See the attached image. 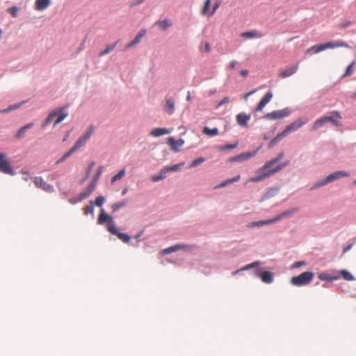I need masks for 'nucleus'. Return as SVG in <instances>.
I'll return each mask as SVG.
<instances>
[{
	"instance_id": "1",
	"label": "nucleus",
	"mask_w": 356,
	"mask_h": 356,
	"mask_svg": "<svg viewBox=\"0 0 356 356\" xmlns=\"http://www.w3.org/2000/svg\"><path fill=\"white\" fill-rule=\"evenodd\" d=\"M284 152L279 153L275 159L269 161H267L261 168H260L256 172V174L257 175L254 177L250 178L249 181L251 182H259L281 171L285 166H286L289 164V162L280 163L273 169H270V168L273 165L281 161L284 158Z\"/></svg>"
},
{
	"instance_id": "2",
	"label": "nucleus",
	"mask_w": 356,
	"mask_h": 356,
	"mask_svg": "<svg viewBox=\"0 0 356 356\" xmlns=\"http://www.w3.org/2000/svg\"><path fill=\"white\" fill-rule=\"evenodd\" d=\"M314 277V273L306 271L291 279V283L294 286H303L309 284Z\"/></svg>"
},
{
	"instance_id": "3",
	"label": "nucleus",
	"mask_w": 356,
	"mask_h": 356,
	"mask_svg": "<svg viewBox=\"0 0 356 356\" xmlns=\"http://www.w3.org/2000/svg\"><path fill=\"white\" fill-rule=\"evenodd\" d=\"M307 119L306 118H300L297 119L296 121L292 122L291 124L286 126L285 129L282 131V135L285 136L290 133L291 131H296L302 127L307 122Z\"/></svg>"
},
{
	"instance_id": "4",
	"label": "nucleus",
	"mask_w": 356,
	"mask_h": 356,
	"mask_svg": "<svg viewBox=\"0 0 356 356\" xmlns=\"http://www.w3.org/2000/svg\"><path fill=\"white\" fill-rule=\"evenodd\" d=\"M349 176V173L345 171H338L335 172L334 173H332L329 175L325 179L319 181L316 184L317 186H324L330 182H332L341 177H348Z\"/></svg>"
},
{
	"instance_id": "5",
	"label": "nucleus",
	"mask_w": 356,
	"mask_h": 356,
	"mask_svg": "<svg viewBox=\"0 0 356 356\" xmlns=\"http://www.w3.org/2000/svg\"><path fill=\"white\" fill-rule=\"evenodd\" d=\"M192 250H193V246L191 245L177 244V245H175L171 247H169V248L162 250L161 252V254L166 255V254H171L172 252H177L179 250L191 251Z\"/></svg>"
},
{
	"instance_id": "6",
	"label": "nucleus",
	"mask_w": 356,
	"mask_h": 356,
	"mask_svg": "<svg viewBox=\"0 0 356 356\" xmlns=\"http://www.w3.org/2000/svg\"><path fill=\"white\" fill-rule=\"evenodd\" d=\"M0 172L4 174L14 175L15 172L12 168L10 161L6 158L4 154L0 153Z\"/></svg>"
},
{
	"instance_id": "7",
	"label": "nucleus",
	"mask_w": 356,
	"mask_h": 356,
	"mask_svg": "<svg viewBox=\"0 0 356 356\" xmlns=\"http://www.w3.org/2000/svg\"><path fill=\"white\" fill-rule=\"evenodd\" d=\"M289 113H290V110L289 108H284L282 110H278V111H273L270 113H268L267 114L265 115L264 118L267 120H274L282 119L284 117H286L289 115Z\"/></svg>"
},
{
	"instance_id": "8",
	"label": "nucleus",
	"mask_w": 356,
	"mask_h": 356,
	"mask_svg": "<svg viewBox=\"0 0 356 356\" xmlns=\"http://www.w3.org/2000/svg\"><path fill=\"white\" fill-rule=\"evenodd\" d=\"M93 127H90L88 130L82 136L80 137L76 142L75 145L72 147L74 151H76L81 147L84 146L88 141V140L90 138L91 135L93 132Z\"/></svg>"
},
{
	"instance_id": "9",
	"label": "nucleus",
	"mask_w": 356,
	"mask_h": 356,
	"mask_svg": "<svg viewBox=\"0 0 356 356\" xmlns=\"http://www.w3.org/2000/svg\"><path fill=\"white\" fill-rule=\"evenodd\" d=\"M33 181L37 188L48 193L54 191L53 186L44 181L42 177H35L33 178Z\"/></svg>"
},
{
	"instance_id": "10",
	"label": "nucleus",
	"mask_w": 356,
	"mask_h": 356,
	"mask_svg": "<svg viewBox=\"0 0 356 356\" xmlns=\"http://www.w3.org/2000/svg\"><path fill=\"white\" fill-rule=\"evenodd\" d=\"M257 151H252L248 152L241 153L236 156L231 157L229 159V162H239L243 161L250 159V158L254 156L257 154Z\"/></svg>"
},
{
	"instance_id": "11",
	"label": "nucleus",
	"mask_w": 356,
	"mask_h": 356,
	"mask_svg": "<svg viewBox=\"0 0 356 356\" xmlns=\"http://www.w3.org/2000/svg\"><path fill=\"white\" fill-rule=\"evenodd\" d=\"M330 116H324V119L325 120V122H331L334 125L337 127H339L341 125V123L339 122V120L341 119V116L340 115V113L337 111H334L330 113Z\"/></svg>"
},
{
	"instance_id": "12",
	"label": "nucleus",
	"mask_w": 356,
	"mask_h": 356,
	"mask_svg": "<svg viewBox=\"0 0 356 356\" xmlns=\"http://www.w3.org/2000/svg\"><path fill=\"white\" fill-rule=\"evenodd\" d=\"M298 68H299L298 63L293 64V65L287 67L284 70L280 72L279 73V76L282 79L287 78V77L294 74L297 72Z\"/></svg>"
},
{
	"instance_id": "13",
	"label": "nucleus",
	"mask_w": 356,
	"mask_h": 356,
	"mask_svg": "<svg viewBox=\"0 0 356 356\" xmlns=\"http://www.w3.org/2000/svg\"><path fill=\"white\" fill-rule=\"evenodd\" d=\"M145 34H146V30L141 29L137 33L135 38L131 42H129V44H127L125 46V49H130V48L134 47L135 45H136L137 44H138L140 42L141 39L145 35Z\"/></svg>"
},
{
	"instance_id": "14",
	"label": "nucleus",
	"mask_w": 356,
	"mask_h": 356,
	"mask_svg": "<svg viewBox=\"0 0 356 356\" xmlns=\"http://www.w3.org/2000/svg\"><path fill=\"white\" fill-rule=\"evenodd\" d=\"M272 97V92H268L258 104L257 108H255V111H261L264 108V106L271 100Z\"/></svg>"
},
{
	"instance_id": "15",
	"label": "nucleus",
	"mask_w": 356,
	"mask_h": 356,
	"mask_svg": "<svg viewBox=\"0 0 356 356\" xmlns=\"http://www.w3.org/2000/svg\"><path fill=\"white\" fill-rule=\"evenodd\" d=\"M272 97V92H268L258 104L257 108H255V111H261L264 108V106L271 100Z\"/></svg>"
},
{
	"instance_id": "16",
	"label": "nucleus",
	"mask_w": 356,
	"mask_h": 356,
	"mask_svg": "<svg viewBox=\"0 0 356 356\" xmlns=\"http://www.w3.org/2000/svg\"><path fill=\"white\" fill-rule=\"evenodd\" d=\"M272 97V92H268L258 104L257 108H255V111H261L264 108V106L271 100Z\"/></svg>"
},
{
	"instance_id": "17",
	"label": "nucleus",
	"mask_w": 356,
	"mask_h": 356,
	"mask_svg": "<svg viewBox=\"0 0 356 356\" xmlns=\"http://www.w3.org/2000/svg\"><path fill=\"white\" fill-rule=\"evenodd\" d=\"M168 144L171 147V149L173 150L174 152H178L179 149V147H181L184 143V140H182V139L175 140L173 137H170L168 139Z\"/></svg>"
},
{
	"instance_id": "18",
	"label": "nucleus",
	"mask_w": 356,
	"mask_h": 356,
	"mask_svg": "<svg viewBox=\"0 0 356 356\" xmlns=\"http://www.w3.org/2000/svg\"><path fill=\"white\" fill-rule=\"evenodd\" d=\"M256 275H259L264 283L270 284L273 282V274L270 271H264L260 273L256 272Z\"/></svg>"
},
{
	"instance_id": "19",
	"label": "nucleus",
	"mask_w": 356,
	"mask_h": 356,
	"mask_svg": "<svg viewBox=\"0 0 356 356\" xmlns=\"http://www.w3.org/2000/svg\"><path fill=\"white\" fill-rule=\"evenodd\" d=\"M175 107V101L172 97L165 99V104L164 105L165 111L169 114L172 115L174 113Z\"/></svg>"
},
{
	"instance_id": "20",
	"label": "nucleus",
	"mask_w": 356,
	"mask_h": 356,
	"mask_svg": "<svg viewBox=\"0 0 356 356\" xmlns=\"http://www.w3.org/2000/svg\"><path fill=\"white\" fill-rule=\"evenodd\" d=\"M250 120V115L243 113H238L236 115L237 123L241 127H246L248 126V122Z\"/></svg>"
},
{
	"instance_id": "21",
	"label": "nucleus",
	"mask_w": 356,
	"mask_h": 356,
	"mask_svg": "<svg viewBox=\"0 0 356 356\" xmlns=\"http://www.w3.org/2000/svg\"><path fill=\"white\" fill-rule=\"evenodd\" d=\"M113 220V218L109 216L104 211V209H102L99 213V215L97 218V223L99 225H103L106 222H111Z\"/></svg>"
},
{
	"instance_id": "22",
	"label": "nucleus",
	"mask_w": 356,
	"mask_h": 356,
	"mask_svg": "<svg viewBox=\"0 0 356 356\" xmlns=\"http://www.w3.org/2000/svg\"><path fill=\"white\" fill-rule=\"evenodd\" d=\"M298 211V208H293L291 209H289V210L276 216L275 218H273L274 221L275 222L279 220H281L282 219H283L286 217L290 216Z\"/></svg>"
},
{
	"instance_id": "23",
	"label": "nucleus",
	"mask_w": 356,
	"mask_h": 356,
	"mask_svg": "<svg viewBox=\"0 0 356 356\" xmlns=\"http://www.w3.org/2000/svg\"><path fill=\"white\" fill-rule=\"evenodd\" d=\"M51 4L50 0H36L35 2V9L37 10H44Z\"/></svg>"
},
{
	"instance_id": "24",
	"label": "nucleus",
	"mask_w": 356,
	"mask_h": 356,
	"mask_svg": "<svg viewBox=\"0 0 356 356\" xmlns=\"http://www.w3.org/2000/svg\"><path fill=\"white\" fill-rule=\"evenodd\" d=\"M34 124L33 122L28 123L24 127H21L18 131L15 134V138H22L24 136L25 132L27 129H29L33 127Z\"/></svg>"
},
{
	"instance_id": "25",
	"label": "nucleus",
	"mask_w": 356,
	"mask_h": 356,
	"mask_svg": "<svg viewBox=\"0 0 356 356\" xmlns=\"http://www.w3.org/2000/svg\"><path fill=\"white\" fill-rule=\"evenodd\" d=\"M241 36L245 39H250L254 38H261L262 37V34L257 31H251L241 33Z\"/></svg>"
},
{
	"instance_id": "26",
	"label": "nucleus",
	"mask_w": 356,
	"mask_h": 356,
	"mask_svg": "<svg viewBox=\"0 0 356 356\" xmlns=\"http://www.w3.org/2000/svg\"><path fill=\"white\" fill-rule=\"evenodd\" d=\"M168 129L165 128H155L150 132V135L153 137H159L169 134Z\"/></svg>"
},
{
	"instance_id": "27",
	"label": "nucleus",
	"mask_w": 356,
	"mask_h": 356,
	"mask_svg": "<svg viewBox=\"0 0 356 356\" xmlns=\"http://www.w3.org/2000/svg\"><path fill=\"white\" fill-rule=\"evenodd\" d=\"M274 218L268 219L266 220H259V221H255L252 222L250 227H261L266 225H270L272 223H274Z\"/></svg>"
},
{
	"instance_id": "28",
	"label": "nucleus",
	"mask_w": 356,
	"mask_h": 356,
	"mask_svg": "<svg viewBox=\"0 0 356 356\" xmlns=\"http://www.w3.org/2000/svg\"><path fill=\"white\" fill-rule=\"evenodd\" d=\"M202 132L206 134V135H208V136H216L218 134L219 131H218V128H213V129H210L207 127H205L204 129H203V131Z\"/></svg>"
},
{
	"instance_id": "29",
	"label": "nucleus",
	"mask_w": 356,
	"mask_h": 356,
	"mask_svg": "<svg viewBox=\"0 0 356 356\" xmlns=\"http://www.w3.org/2000/svg\"><path fill=\"white\" fill-rule=\"evenodd\" d=\"M166 171L164 168L160 171L159 174L157 175L152 176L151 177L152 181H159L162 180L166 177Z\"/></svg>"
},
{
	"instance_id": "30",
	"label": "nucleus",
	"mask_w": 356,
	"mask_h": 356,
	"mask_svg": "<svg viewBox=\"0 0 356 356\" xmlns=\"http://www.w3.org/2000/svg\"><path fill=\"white\" fill-rule=\"evenodd\" d=\"M63 108H59L57 111H61L59 114H58V117L54 122V126L56 127L57 124L60 123L67 116V113H63Z\"/></svg>"
},
{
	"instance_id": "31",
	"label": "nucleus",
	"mask_w": 356,
	"mask_h": 356,
	"mask_svg": "<svg viewBox=\"0 0 356 356\" xmlns=\"http://www.w3.org/2000/svg\"><path fill=\"white\" fill-rule=\"evenodd\" d=\"M211 5V1L206 0L204 7L201 12L202 15H209V13H211V10H210Z\"/></svg>"
},
{
	"instance_id": "32",
	"label": "nucleus",
	"mask_w": 356,
	"mask_h": 356,
	"mask_svg": "<svg viewBox=\"0 0 356 356\" xmlns=\"http://www.w3.org/2000/svg\"><path fill=\"white\" fill-rule=\"evenodd\" d=\"M340 274L345 280L353 281L355 280L353 275L346 270H341Z\"/></svg>"
},
{
	"instance_id": "33",
	"label": "nucleus",
	"mask_w": 356,
	"mask_h": 356,
	"mask_svg": "<svg viewBox=\"0 0 356 356\" xmlns=\"http://www.w3.org/2000/svg\"><path fill=\"white\" fill-rule=\"evenodd\" d=\"M326 123L325 122V120L324 119L323 117L316 120L314 124H313V126H312V129L313 130H316L319 128H321V127H323V125Z\"/></svg>"
},
{
	"instance_id": "34",
	"label": "nucleus",
	"mask_w": 356,
	"mask_h": 356,
	"mask_svg": "<svg viewBox=\"0 0 356 356\" xmlns=\"http://www.w3.org/2000/svg\"><path fill=\"white\" fill-rule=\"evenodd\" d=\"M238 145V143L232 145H220L217 147L218 151L223 152L227 150H231L236 148Z\"/></svg>"
},
{
	"instance_id": "35",
	"label": "nucleus",
	"mask_w": 356,
	"mask_h": 356,
	"mask_svg": "<svg viewBox=\"0 0 356 356\" xmlns=\"http://www.w3.org/2000/svg\"><path fill=\"white\" fill-rule=\"evenodd\" d=\"M259 264V261H255V262L246 265L245 266L243 267L242 268H241L240 270H235L234 272H233L232 275H235L241 270H249L250 268L257 266Z\"/></svg>"
},
{
	"instance_id": "36",
	"label": "nucleus",
	"mask_w": 356,
	"mask_h": 356,
	"mask_svg": "<svg viewBox=\"0 0 356 356\" xmlns=\"http://www.w3.org/2000/svg\"><path fill=\"white\" fill-rule=\"evenodd\" d=\"M117 43L118 42H115V43L113 44H109L108 45L104 50L102 51L100 53H99V56H104L105 54H107L108 53H110L111 51H113L115 47H116L117 45Z\"/></svg>"
},
{
	"instance_id": "37",
	"label": "nucleus",
	"mask_w": 356,
	"mask_h": 356,
	"mask_svg": "<svg viewBox=\"0 0 356 356\" xmlns=\"http://www.w3.org/2000/svg\"><path fill=\"white\" fill-rule=\"evenodd\" d=\"M156 25H158L160 29L164 31L170 26V23L168 19H164L163 21L157 22Z\"/></svg>"
},
{
	"instance_id": "38",
	"label": "nucleus",
	"mask_w": 356,
	"mask_h": 356,
	"mask_svg": "<svg viewBox=\"0 0 356 356\" xmlns=\"http://www.w3.org/2000/svg\"><path fill=\"white\" fill-rule=\"evenodd\" d=\"M184 163H179V164H175V165H173L170 166V167H165V168H164V169L166 171V172L177 171V170H179L180 169V168L181 166L184 165Z\"/></svg>"
},
{
	"instance_id": "39",
	"label": "nucleus",
	"mask_w": 356,
	"mask_h": 356,
	"mask_svg": "<svg viewBox=\"0 0 356 356\" xmlns=\"http://www.w3.org/2000/svg\"><path fill=\"white\" fill-rule=\"evenodd\" d=\"M125 172H126L125 168L121 170L118 174H116L111 178V183L113 184V183L115 182L116 181L122 178L125 175Z\"/></svg>"
},
{
	"instance_id": "40",
	"label": "nucleus",
	"mask_w": 356,
	"mask_h": 356,
	"mask_svg": "<svg viewBox=\"0 0 356 356\" xmlns=\"http://www.w3.org/2000/svg\"><path fill=\"white\" fill-rule=\"evenodd\" d=\"M74 152V149L71 148L67 152H66L61 158H60L57 161L56 164L61 163L65 161L68 157H70Z\"/></svg>"
},
{
	"instance_id": "41",
	"label": "nucleus",
	"mask_w": 356,
	"mask_h": 356,
	"mask_svg": "<svg viewBox=\"0 0 356 356\" xmlns=\"http://www.w3.org/2000/svg\"><path fill=\"white\" fill-rule=\"evenodd\" d=\"M284 135H282V131L278 134L274 138H273L268 144L269 147H272L275 145L278 141L281 140L282 138L284 137Z\"/></svg>"
},
{
	"instance_id": "42",
	"label": "nucleus",
	"mask_w": 356,
	"mask_h": 356,
	"mask_svg": "<svg viewBox=\"0 0 356 356\" xmlns=\"http://www.w3.org/2000/svg\"><path fill=\"white\" fill-rule=\"evenodd\" d=\"M240 177H241L240 175H237V176H236L234 178L227 179L225 181H223L221 184H220L219 187H223V186H227V184H232L233 182L237 181H238L240 179Z\"/></svg>"
},
{
	"instance_id": "43",
	"label": "nucleus",
	"mask_w": 356,
	"mask_h": 356,
	"mask_svg": "<svg viewBox=\"0 0 356 356\" xmlns=\"http://www.w3.org/2000/svg\"><path fill=\"white\" fill-rule=\"evenodd\" d=\"M108 230L109 232H111L113 235L117 236V234L119 233V232L118 231V229L114 224L113 220H112V222L108 223Z\"/></svg>"
},
{
	"instance_id": "44",
	"label": "nucleus",
	"mask_w": 356,
	"mask_h": 356,
	"mask_svg": "<svg viewBox=\"0 0 356 356\" xmlns=\"http://www.w3.org/2000/svg\"><path fill=\"white\" fill-rule=\"evenodd\" d=\"M126 204H127L126 201H122L120 202H117V203L113 204L111 206V208H112L113 211L115 212V211H118V209H120V208L124 207Z\"/></svg>"
},
{
	"instance_id": "45",
	"label": "nucleus",
	"mask_w": 356,
	"mask_h": 356,
	"mask_svg": "<svg viewBox=\"0 0 356 356\" xmlns=\"http://www.w3.org/2000/svg\"><path fill=\"white\" fill-rule=\"evenodd\" d=\"M335 47H346L348 48L349 45L343 41H337L334 43L331 42V48H335Z\"/></svg>"
},
{
	"instance_id": "46",
	"label": "nucleus",
	"mask_w": 356,
	"mask_h": 356,
	"mask_svg": "<svg viewBox=\"0 0 356 356\" xmlns=\"http://www.w3.org/2000/svg\"><path fill=\"white\" fill-rule=\"evenodd\" d=\"M61 111H54L53 112H51L49 116L47 118L44 123V126L49 124L53 119L54 117L55 116H57L58 114L60 113Z\"/></svg>"
},
{
	"instance_id": "47",
	"label": "nucleus",
	"mask_w": 356,
	"mask_h": 356,
	"mask_svg": "<svg viewBox=\"0 0 356 356\" xmlns=\"http://www.w3.org/2000/svg\"><path fill=\"white\" fill-rule=\"evenodd\" d=\"M117 236L118 237L119 239H120L124 243H129L130 241V236L127 234L119 232L117 234Z\"/></svg>"
},
{
	"instance_id": "48",
	"label": "nucleus",
	"mask_w": 356,
	"mask_h": 356,
	"mask_svg": "<svg viewBox=\"0 0 356 356\" xmlns=\"http://www.w3.org/2000/svg\"><path fill=\"white\" fill-rule=\"evenodd\" d=\"M204 161V159L203 157H199V158L195 159L194 161H193V162L190 164L189 168H195L197 165L202 163Z\"/></svg>"
},
{
	"instance_id": "49",
	"label": "nucleus",
	"mask_w": 356,
	"mask_h": 356,
	"mask_svg": "<svg viewBox=\"0 0 356 356\" xmlns=\"http://www.w3.org/2000/svg\"><path fill=\"white\" fill-rule=\"evenodd\" d=\"M20 106H21V104H16L10 105V106H8V108H6L5 109L0 110V113H8L13 110L18 108Z\"/></svg>"
},
{
	"instance_id": "50",
	"label": "nucleus",
	"mask_w": 356,
	"mask_h": 356,
	"mask_svg": "<svg viewBox=\"0 0 356 356\" xmlns=\"http://www.w3.org/2000/svg\"><path fill=\"white\" fill-rule=\"evenodd\" d=\"M318 278L321 280L332 281L334 280H337L338 279V277H331L330 275H328L327 274H325V273H321V274L318 275Z\"/></svg>"
},
{
	"instance_id": "51",
	"label": "nucleus",
	"mask_w": 356,
	"mask_h": 356,
	"mask_svg": "<svg viewBox=\"0 0 356 356\" xmlns=\"http://www.w3.org/2000/svg\"><path fill=\"white\" fill-rule=\"evenodd\" d=\"M355 65V62H352L346 68V72L343 74V76H348L353 74V67Z\"/></svg>"
},
{
	"instance_id": "52",
	"label": "nucleus",
	"mask_w": 356,
	"mask_h": 356,
	"mask_svg": "<svg viewBox=\"0 0 356 356\" xmlns=\"http://www.w3.org/2000/svg\"><path fill=\"white\" fill-rule=\"evenodd\" d=\"M84 213L86 215H88V214H92L93 212H94V205H93V202L91 201L90 202V204L87 206L86 208H84Z\"/></svg>"
},
{
	"instance_id": "53",
	"label": "nucleus",
	"mask_w": 356,
	"mask_h": 356,
	"mask_svg": "<svg viewBox=\"0 0 356 356\" xmlns=\"http://www.w3.org/2000/svg\"><path fill=\"white\" fill-rule=\"evenodd\" d=\"M327 48H331V42L317 45V51H318V52L324 51Z\"/></svg>"
},
{
	"instance_id": "54",
	"label": "nucleus",
	"mask_w": 356,
	"mask_h": 356,
	"mask_svg": "<svg viewBox=\"0 0 356 356\" xmlns=\"http://www.w3.org/2000/svg\"><path fill=\"white\" fill-rule=\"evenodd\" d=\"M102 171H103V166L101 165L99 167L95 175L94 176V177L92 179L93 182H97L98 181V179H99V177L102 175Z\"/></svg>"
},
{
	"instance_id": "55",
	"label": "nucleus",
	"mask_w": 356,
	"mask_h": 356,
	"mask_svg": "<svg viewBox=\"0 0 356 356\" xmlns=\"http://www.w3.org/2000/svg\"><path fill=\"white\" fill-rule=\"evenodd\" d=\"M104 200L105 198L103 196L99 195L96 198L95 204L97 207H101L103 205Z\"/></svg>"
},
{
	"instance_id": "56",
	"label": "nucleus",
	"mask_w": 356,
	"mask_h": 356,
	"mask_svg": "<svg viewBox=\"0 0 356 356\" xmlns=\"http://www.w3.org/2000/svg\"><path fill=\"white\" fill-rule=\"evenodd\" d=\"M91 193H89V191L88 190H86V191L84 192H82L79 194V201H81L84 199H86V197H88Z\"/></svg>"
},
{
	"instance_id": "57",
	"label": "nucleus",
	"mask_w": 356,
	"mask_h": 356,
	"mask_svg": "<svg viewBox=\"0 0 356 356\" xmlns=\"http://www.w3.org/2000/svg\"><path fill=\"white\" fill-rule=\"evenodd\" d=\"M18 8L17 7H11L8 8L9 13L13 17H15L17 15Z\"/></svg>"
},
{
	"instance_id": "58",
	"label": "nucleus",
	"mask_w": 356,
	"mask_h": 356,
	"mask_svg": "<svg viewBox=\"0 0 356 356\" xmlns=\"http://www.w3.org/2000/svg\"><path fill=\"white\" fill-rule=\"evenodd\" d=\"M97 182H93V181H91V183L88 185L87 190L89 191V193H92L93 191L95 188Z\"/></svg>"
},
{
	"instance_id": "59",
	"label": "nucleus",
	"mask_w": 356,
	"mask_h": 356,
	"mask_svg": "<svg viewBox=\"0 0 356 356\" xmlns=\"http://www.w3.org/2000/svg\"><path fill=\"white\" fill-rule=\"evenodd\" d=\"M305 264V262L303 261H296L295 262L293 265H292V267L293 268H300V266H304Z\"/></svg>"
},
{
	"instance_id": "60",
	"label": "nucleus",
	"mask_w": 356,
	"mask_h": 356,
	"mask_svg": "<svg viewBox=\"0 0 356 356\" xmlns=\"http://www.w3.org/2000/svg\"><path fill=\"white\" fill-rule=\"evenodd\" d=\"M95 161H92L90 163V164L88 165V168L87 172H86V177H88V176L90 175V173L93 166L95 165Z\"/></svg>"
},
{
	"instance_id": "61",
	"label": "nucleus",
	"mask_w": 356,
	"mask_h": 356,
	"mask_svg": "<svg viewBox=\"0 0 356 356\" xmlns=\"http://www.w3.org/2000/svg\"><path fill=\"white\" fill-rule=\"evenodd\" d=\"M220 3L219 2H216L214 6H213V10L211 11V13H209V16H212L214 13L216 12V10L218 8V7L220 6Z\"/></svg>"
},
{
	"instance_id": "62",
	"label": "nucleus",
	"mask_w": 356,
	"mask_h": 356,
	"mask_svg": "<svg viewBox=\"0 0 356 356\" xmlns=\"http://www.w3.org/2000/svg\"><path fill=\"white\" fill-rule=\"evenodd\" d=\"M229 102V98L228 97H225L218 103V106L223 105L225 104L228 103Z\"/></svg>"
},
{
	"instance_id": "63",
	"label": "nucleus",
	"mask_w": 356,
	"mask_h": 356,
	"mask_svg": "<svg viewBox=\"0 0 356 356\" xmlns=\"http://www.w3.org/2000/svg\"><path fill=\"white\" fill-rule=\"evenodd\" d=\"M307 52L312 51L314 54L319 53L318 51H317V45H314L310 49H307Z\"/></svg>"
},
{
	"instance_id": "64",
	"label": "nucleus",
	"mask_w": 356,
	"mask_h": 356,
	"mask_svg": "<svg viewBox=\"0 0 356 356\" xmlns=\"http://www.w3.org/2000/svg\"><path fill=\"white\" fill-rule=\"evenodd\" d=\"M23 174L24 175V176L22 177V179L24 181H28L30 179H31L29 172H24Z\"/></svg>"
}]
</instances>
